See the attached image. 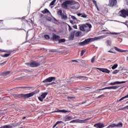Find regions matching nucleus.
Returning a JSON list of instances; mask_svg holds the SVG:
<instances>
[{
  "label": "nucleus",
  "mask_w": 128,
  "mask_h": 128,
  "mask_svg": "<svg viewBox=\"0 0 128 128\" xmlns=\"http://www.w3.org/2000/svg\"><path fill=\"white\" fill-rule=\"evenodd\" d=\"M0 128H12V124L5 125Z\"/></svg>",
  "instance_id": "23"
},
{
  "label": "nucleus",
  "mask_w": 128,
  "mask_h": 128,
  "mask_svg": "<svg viewBox=\"0 0 128 128\" xmlns=\"http://www.w3.org/2000/svg\"><path fill=\"white\" fill-rule=\"evenodd\" d=\"M76 36H80V32H78L75 34Z\"/></svg>",
  "instance_id": "45"
},
{
  "label": "nucleus",
  "mask_w": 128,
  "mask_h": 128,
  "mask_svg": "<svg viewBox=\"0 0 128 128\" xmlns=\"http://www.w3.org/2000/svg\"><path fill=\"white\" fill-rule=\"evenodd\" d=\"M124 100V96L120 98L119 100H118L117 102H122V100Z\"/></svg>",
  "instance_id": "54"
},
{
  "label": "nucleus",
  "mask_w": 128,
  "mask_h": 128,
  "mask_svg": "<svg viewBox=\"0 0 128 128\" xmlns=\"http://www.w3.org/2000/svg\"><path fill=\"white\" fill-rule=\"evenodd\" d=\"M47 20H49V21H50V20H52V18H47Z\"/></svg>",
  "instance_id": "62"
},
{
  "label": "nucleus",
  "mask_w": 128,
  "mask_h": 128,
  "mask_svg": "<svg viewBox=\"0 0 128 128\" xmlns=\"http://www.w3.org/2000/svg\"><path fill=\"white\" fill-rule=\"evenodd\" d=\"M62 124V121H58L57 122H56V123L53 126V128H56V126H58V124Z\"/></svg>",
  "instance_id": "29"
},
{
  "label": "nucleus",
  "mask_w": 128,
  "mask_h": 128,
  "mask_svg": "<svg viewBox=\"0 0 128 128\" xmlns=\"http://www.w3.org/2000/svg\"><path fill=\"white\" fill-rule=\"evenodd\" d=\"M94 128H104V124L102 123H98L96 124H94Z\"/></svg>",
  "instance_id": "14"
},
{
  "label": "nucleus",
  "mask_w": 128,
  "mask_h": 128,
  "mask_svg": "<svg viewBox=\"0 0 128 128\" xmlns=\"http://www.w3.org/2000/svg\"><path fill=\"white\" fill-rule=\"evenodd\" d=\"M0 52H10V50H4L2 49H0Z\"/></svg>",
  "instance_id": "37"
},
{
  "label": "nucleus",
  "mask_w": 128,
  "mask_h": 128,
  "mask_svg": "<svg viewBox=\"0 0 128 128\" xmlns=\"http://www.w3.org/2000/svg\"><path fill=\"white\" fill-rule=\"evenodd\" d=\"M116 0H110V6H116Z\"/></svg>",
  "instance_id": "17"
},
{
  "label": "nucleus",
  "mask_w": 128,
  "mask_h": 128,
  "mask_svg": "<svg viewBox=\"0 0 128 128\" xmlns=\"http://www.w3.org/2000/svg\"><path fill=\"white\" fill-rule=\"evenodd\" d=\"M120 72V70H114L113 72H112V74H118V72Z\"/></svg>",
  "instance_id": "49"
},
{
  "label": "nucleus",
  "mask_w": 128,
  "mask_h": 128,
  "mask_svg": "<svg viewBox=\"0 0 128 128\" xmlns=\"http://www.w3.org/2000/svg\"><path fill=\"white\" fill-rule=\"evenodd\" d=\"M56 0H52V1L50 3V6H54V4H56Z\"/></svg>",
  "instance_id": "40"
},
{
  "label": "nucleus",
  "mask_w": 128,
  "mask_h": 128,
  "mask_svg": "<svg viewBox=\"0 0 128 128\" xmlns=\"http://www.w3.org/2000/svg\"><path fill=\"white\" fill-rule=\"evenodd\" d=\"M72 122H78V120H73L70 122V124H72Z\"/></svg>",
  "instance_id": "56"
},
{
  "label": "nucleus",
  "mask_w": 128,
  "mask_h": 128,
  "mask_svg": "<svg viewBox=\"0 0 128 128\" xmlns=\"http://www.w3.org/2000/svg\"><path fill=\"white\" fill-rule=\"evenodd\" d=\"M62 20H66L68 18V16L64 14H62L61 16Z\"/></svg>",
  "instance_id": "31"
},
{
  "label": "nucleus",
  "mask_w": 128,
  "mask_h": 128,
  "mask_svg": "<svg viewBox=\"0 0 128 128\" xmlns=\"http://www.w3.org/2000/svg\"><path fill=\"white\" fill-rule=\"evenodd\" d=\"M56 52V50L54 49H51L49 50L50 52Z\"/></svg>",
  "instance_id": "46"
},
{
  "label": "nucleus",
  "mask_w": 128,
  "mask_h": 128,
  "mask_svg": "<svg viewBox=\"0 0 128 128\" xmlns=\"http://www.w3.org/2000/svg\"><path fill=\"white\" fill-rule=\"evenodd\" d=\"M122 24L126 26L127 28H128V20L126 21V22H122Z\"/></svg>",
  "instance_id": "47"
},
{
  "label": "nucleus",
  "mask_w": 128,
  "mask_h": 128,
  "mask_svg": "<svg viewBox=\"0 0 128 128\" xmlns=\"http://www.w3.org/2000/svg\"><path fill=\"white\" fill-rule=\"evenodd\" d=\"M70 4H74V2L72 0H66L62 4V6L63 8L68 10V5Z\"/></svg>",
  "instance_id": "4"
},
{
  "label": "nucleus",
  "mask_w": 128,
  "mask_h": 128,
  "mask_svg": "<svg viewBox=\"0 0 128 128\" xmlns=\"http://www.w3.org/2000/svg\"><path fill=\"white\" fill-rule=\"evenodd\" d=\"M60 38V37L59 36H58L54 34H52V40L54 42H58V40H59Z\"/></svg>",
  "instance_id": "13"
},
{
  "label": "nucleus",
  "mask_w": 128,
  "mask_h": 128,
  "mask_svg": "<svg viewBox=\"0 0 128 128\" xmlns=\"http://www.w3.org/2000/svg\"><path fill=\"white\" fill-rule=\"evenodd\" d=\"M107 34H118V32H107Z\"/></svg>",
  "instance_id": "51"
},
{
  "label": "nucleus",
  "mask_w": 128,
  "mask_h": 128,
  "mask_svg": "<svg viewBox=\"0 0 128 128\" xmlns=\"http://www.w3.org/2000/svg\"><path fill=\"white\" fill-rule=\"evenodd\" d=\"M92 24H82L80 26V30L85 32H90Z\"/></svg>",
  "instance_id": "2"
},
{
  "label": "nucleus",
  "mask_w": 128,
  "mask_h": 128,
  "mask_svg": "<svg viewBox=\"0 0 128 128\" xmlns=\"http://www.w3.org/2000/svg\"><path fill=\"white\" fill-rule=\"evenodd\" d=\"M5 114L4 112H0V116H4Z\"/></svg>",
  "instance_id": "57"
},
{
  "label": "nucleus",
  "mask_w": 128,
  "mask_h": 128,
  "mask_svg": "<svg viewBox=\"0 0 128 128\" xmlns=\"http://www.w3.org/2000/svg\"><path fill=\"white\" fill-rule=\"evenodd\" d=\"M70 22L72 24H74V21H72V20H70Z\"/></svg>",
  "instance_id": "60"
},
{
  "label": "nucleus",
  "mask_w": 128,
  "mask_h": 128,
  "mask_svg": "<svg viewBox=\"0 0 128 128\" xmlns=\"http://www.w3.org/2000/svg\"><path fill=\"white\" fill-rule=\"evenodd\" d=\"M10 74V71H7L6 72H3L2 73V76H8Z\"/></svg>",
  "instance_id": "22"
},
{
  "label": "nucleus",
  "mask_w": 128,
  "mask_h": 128,
  "mask_svg": "<svg viewBox=\"0 0 128 128\" xmlns=\"http://www.w3.org/2000/svg\"><path fill=\"white\" fill-rule=\"evenodd\" d=\"M26 64L28 66H30V68H38V66H40V63L34 61L33 62L26 63Z\"/></svg>",
  "instance_id": "3"
},
{
  "label": "nucleus",
  "mask_w": 128,
  "mask_h": 128,
  "mask_svg": "<svg viewBox=\"0 0 128 128\" xmlns=\"http://www.w3.org/2000/svg\"><path fill=\"white\" fill-rule=\"evenodd\" d=\"M86 52V50H82L81 51L80 56H84V52Z\"/></svg>",
  "instance_id": "39"
},
{
  "label": "nucleus",
  "mask_w": 128,
  "mask_h": 128,
  "mask_svg": "<svg viewBox=\"0 0 128 128\" xmlns=\"http://www.w3.org/2000/svg\"><path fill=\"white\" fill-rule=\"evenodd\" d=\"M42 12L44 14H50V11L48 10L45 8L44 10L42 11Z\"/></svg>",
  "instance_id": "26"
},
{
  "label": "nucleus",
  "mask_w": 128,
  "mask_h": 128,
  "mask_svg": "<svg viewBox=\"0 0 128 128\" xmlns=\"http://www.w3.org/2000/svg\"><path fill=\"white\" fill-rule=\"evenodd\" d=\"M38 92H40V90H36L34 92L26 94H14L12 96L16 98V100H18V98H32V96H34V94H38Z\"/></svg>",
  "instance_id": "1"
},
{
  "label": "nucleus",
  "mask_w": 128,
  "mask_h": 128,
  "mask_svg": "<svg viewBox=\"0 0 128 128\" xmlns=\"http://www.w3.org/2000/svg\"><path fill=\"white\" fill-rule=\"evenodd\" d=\"M66 42V39L62 38V39H59L58 42L59 44H62V42Z\"/></svg>",
  "instance_id": "33"
},
{
  "label": "nucleus",
  "mask_w": 128,
  "mask_h": 128,
  "mask_svg": "<svg viewBox=\"0 0 128 128\" xmlns=\"http://www.w3.org/2000/svg\"><path fill=\"white\" fill-rule=\"evenodd\" d=\"M128 81H122V82H111L109 84L110 86H116V84H126Z\"/></svg>",
  "instance_id": "11"
},
{
  "label": "nucleus",
  "mask_w": 128,
  "mask_h": 128,
  "mask_svg": "<svg viewBox=\"0 0 128 128\" xmlns=\"http://www.w3.org/2000/svg\"><path fill=\"white\" fill-rule=\"evenodd\" d=\"M48 94V92L42 93V94L40 96L38 97V99L40 102H44V100L46 98V96Z\"/></svg>",
  "instance_id": "8"
},
{
  "label": "nucleus",
  "mask_w": 128,
  "mask_h": 128,
  "mask_svg": "<svg viewBox=\"0 0 128 128\" xmlns=\"http://www.w3.org/2000/svg\"><path fill=\"white\" fill-rule=\"evenodd\" d=\"M40 18V20L41 22H44V20H46V17H44V14H40L39 16Z\"/></svg>",
  "instance_id": "18"
},
{
  "label": "nucleus",
  "mask_w": 128,
  "mask_h": 128,
  "mask_svg": "<svg viewBox=\"0 0 128 128\" xmlns=\"http://www.w3.org/2000/svg\"><path fill=\"white\" fill-rule=\"evenodd\" d=\"M7 62L8 61L6 60V61H4V62H3L2 63L0 64V66H4V64H6Z\"/></svg>",
  "instance_id": "53"
},
{
  "label": "nucleus",
  "mask_w": 128,
  "mask_h": 128,
  "mask_svg": "<svg viewBox=\"0 0 128 128\" xmlns=\"http://www.w3.org/2000/svg\"><path fill=\"white\" fill-rule=\"evenodd\" d=\"M70 112V111H68L66 110H58V111H56V112Z\"/></svg>",
  "instance_id": "25"
},
{
  "label": "nucleus",
  "mask_w": 128,
  "mask_h": 128,
  "mask_svg": "<svg viewBox=\"0 0 128 128\" xmlns=\"http://www.w3.org/2000/svg\"><path fill=\"white\" fill-rule=\"evenodd\" d=\"M14 88H32V87H24V86L16 87V88H14Z\"/></svg>",
  "instance_id": "34"
},
{
  "label": "nucleus",
  "mask_w": 128,
  "mask_h": 128,
  "mask_svg": "<svg viewBox=\"0 0 128 128\" xmlns=\"http://www.w3.org/2000/svg\"><path fill=\"white\" fill-rule=\"evenodd\" d=\"M106 36H108V35H102L101 36H95L93 38V40H94V42H96V40H102V38H106Z\"/></svg>",
  "instance_id": "12"
},
{
  "label": "nucleus",
  "mask_w": 128,
  "mask_h": 128,
  "mask_svg": "<svg viewBox=\"0 0 128 128\" xmlns=\"http://www.w3.org/2000/svg\"><path fill=\"white\" fill-rule=\"evenodd\" d=\"M102 90V89H99L98 90H97L98 92H100V90Z\"/></svg>",
  "instance_id": "58"
},
{
  "label": "nucleus",
  "mask_w": 128,
  "mask_h": 128,
  "mask_svg": "<svg viewBox=\"0 0 128 128\" xmlns=\"http://www.w3.org/2000/svg\"><path fill=\"white\" fill-rule=\"evenodd\" d=\"M114 49L115 50H116V52H128V50H122V49L118 48L116 46H114Z\"/></svg>",
  "instance_id": "15"
},
{
  "label": "nucleus",
  "mask_w": 128,
  "mask_h": 128,
  "mask_svg": "<svg viewBox=\"0 0 128 128\" xmlns=\"http://www.w3.org/2000/svg\"><path fill=\"white\" fill-rule=\"evenodd\" d=\"M24 76H21V77H19L16 78V80H24Z\"/></svg>",
  "instance_id": "50"
},
{
  "label": "nucleus",
  "mask_w": 128,
  "mask_h": 128,
  "mask_svg": "<svg viewBox=\"0 0 128 128\" xmlns=\"http://www.w3.org/2000/svg\"><path fill=\"white\" fill-rule=\"evenodd\" d=\"M106 46H112V40H106Z\"/></svg>",
  "instance_id": "24"
},
{
  "label": "nucleus",
  "mask_w": 128,
  "mask_h": 128,
  "mask_svg": "<svg viewBox=\"0 0 128 128\" xmlns=\"http://www.w3.org/2000/svg\"><path fill=\"white\" fill-rule=\"evenodd\" d=\"M52 80H56V77L54 76H51L49 77L44 80L42 81V82H52Z\"/></svg>",
  "instance_id": "9"
},
{
  "label": "nucleus",
  "mask_w": 128,
  "mask_h": 128,
  "mask_svg": "<svg viewBox=\"0 0 128 128\" xmlns=\"http://www.w3.org/2000/svg\"><path fill=\"white\" fill-rule=\"evenodd\" d=\"M92 42H94V38H88L80 42V46H86V44H88Z\"/></svg>",
  "instance_id": "5"
},
{
  "label": "nucleus",
  "mask_w": 128,
  "mask_h": 128,
  "mask_svg": "<svg viewBox=\"0 0 128 128\" xmlns=\"http://www.w3.org/2000/svg\"><path fill=\"white\" fill-rule=\"evenodd\" d=\"M58 14L59 15V16H62V10H59L58 12Z\"/></svg>",
  "instance_id": "41"
},
{
  "label": "nucleus",
  "mask_w": 128,
  "mask_h": 128,
  "mask_svg": "<svg viewBox=\"0 0 128 128\" xmlns=\"http://www.w3.org/2000/svg\"><path fill=\"white\" fill-rule=\"evenodd\" d=\"M88 118L84 119V120H81L80 123L81 124H86L88 122Z\"/></svg>",
  "instance_id": "27"
},
{
  "label": "nucleus",
  "mask_w": 128,
  "mask_h": 128,
  "mask_svg": "<svg viewBox=\"0 0 128 128\" xmlns=\"http://www.w3.org/2000/svg\"><path fill=\"white\" fill-rule=\"evenodd\" d=\"M96 60V56H94L91 60V62H92V64H94V61Z\"/></svg>",
  "instance_id": "42"
},
{
  "label": "nucleus",
  "mask_w": 128,
  "mask_h": 128,
  "mask_svg": "<svg viewBox=\"0 0 128 128\" xmlns=\"http://www.w3.org/2000/svg\"><path fill=\"white\" fill-rule=\"evenodd\" d=\"M118 64H114L112 67V70H116V68H118Z\"/></svg>",
  "instance_id": "38"
},
{
  "label": "nucleus",
  "mask_w": 128,
  "mask_h": 128,
  "mask_svg": "<svg viewBox=\"0 0 128 128\" xmlns=\"http://www.w3.org/2000/svg\"><path fill=\"white\" fill-rule=\"evenodd\" d=\"M120 16L122 18H126V16H128V10H126L124 9L122 10L120 12Z\"/></svg>",
  "instance_id": "7"
},
{
  "label": "nucleus",
  "mask_w": 128,
  "mask_h": 128,
  "mask_svg": "<svg viewBox=\"0 0 128 128\" xmlns=\"http://www.w3.org/2000/svg\"><path fill=\"white\" fill-rule=\"evenodd\" d=\"M10 56V54H5L2 56L4 58H8V56Z\"/></svg>",
  "instance_id": "43"
},
{
  "label": "nucleus",
  "mask_w": 128,
  "mask_h": 128,
  "mask_svg": "<svg viewBox=\"0 0 128 128\" xmlns=\"http://www.w3.org/2000/svg\"><path fill=\"white\" fill-rule=\"evenodd\" d=\"M68 26L69 28V31L72 30V27L70 25H68Z\"/></svg>",
  "instance_id": "59"
},
{
  "label": "nucleus",
  "mask_w": 128,
  "mask_h": 128,
  "mask_svg": "<svg viewBox=\"0 0 128 128\" xmlns=\"http://www.w3.org/2000/svg\"><path fill=\"white\" fill-rule=\"evenodd\" d=\"M74 38V32H72L70 33V36L69 37L70 40H72Z\"/></svg>",
  "instance_id": "19"
},
{
  "label": "nucleus",
  "mask_w": 128,
  "mask_h": 128,
  "mask_svg": "<svg viewBox=\"0 0 128 128\" xmlns=\"http://www.w3.org/2000/svg\"><path fill=\"white\" fill-rule=\"evenodd\" d=\"M128 98V94L125 96H124V98Z\"/></svg>",
  "instance_id": "63"
},
{
  "label": "nucleus",
  "mask_w": 128,
  "mask_h": 128,
  "mask_svg": "<svg viewBox=\"0 0 128 128\" xmlns=\"http://www.w3.org/2000/svg\"><path fill=\"white\" fill-rule=\"evenodd\" d=\"M47 84L48 86H52V84H56V82H52Z\"/></svg>",
  "instance_id": "52"
},
{
  "label": "nucleus",
  "mask_w": 128,
  "mask_h": 128,
  "mask_svg": "<svg viewBox=\"0 0 128 128\" xmlns=\"http://www.w3.org/2000/svg\"><path fill=\"white\" fill-rule=\"evenodd\" d=\"M44 38L46 40H50V36H48V35H44Z\"/></svg>",
  "instance_id": "48"
},
{
  "label": "nucleus",
  "mask_w": 128,
  "mask_h": 128,
  "mask_svg": "<svg viewBox=\"0 0 128 128\" xmlns=\"http://www.w3.org/2000/svg\"><path fill=\"white\" fill-rule=\"evenodd\" d=\"M72 116H66L65 117V122H68L69 120H72Z\"/></svg>",
  "instance_id": "21"
},
{
  "label": "nucleus",
  "mask_w": 128,
  "mask_h": 128,
  "mask_svg": "<svg viewBox=\"0 0 128 128\" xmlns=\"http://www.w3.org/2000/svg\"><path fill=\"white\" fill-rule=\"evenodd\" d=\"M70 64H78V62L76 60H72L71 62H70Z\"/></svg>",
  "instance_id": "20"
},
{
  "label": "nucleus",
  "mask_w": 128,
  "mask_h": 128,
  "mask_svg": "<svg viewBox=\"0 0 128 128\" xmlns=\"http://www.w3.org/2000/svg\"><path fill=\"white\" fill-rule=\"evenodd\" d=\"M22 70L24 72H32V70L28 69H23Z\"/></svg>",
  "instance_id": "32"
},
{
  "label": "nucleus",
  "mask_w": 128,
  "mask_h": 128,
  "mask_svg": "<svg viewBox=\"0 0 128 128\" xmlns=\"http://www.w3.org/2000/svg\"><path fill=\"white\" fill-rule=\"evenodd\" d=\"M118 87L117 86H110V90H116V88H118Z\"/></svg>",
  "instance_id": "44"
},
{
  "label": "nucleus",
  "mask_w": 128,
  "mask_h": 128,
  "mask_svg": "<svg viewBox=\"0 0 128 128\" xmlns=\"http://www.w3.org/2000/svg\"><path fill=\"white\" fill-rule=\"evenodd\" d=\"M96 68V70H100V72H106V74H110V70L106 68Z\"/></svg>",
  "instance_id": "10"
},
{
  "label": "nucleus",
  "mask_w": 128,
  "mask_h": 128,
  "mask_svg": "<svg viewBox=\"0 0 128 128\" xmlns=\"http://www.w3.org/2000/svg\"><path fill=\"white\" fill-rule=\"evenodd\" d=\"M122 128V123L121 122L118 124H112L109 125L106 128Z\"/></svg>",
  "instance_id": "6"
},
{
  "label": "nucleus",
  "mask_w": 128,
  "mask_h": 128,
  "mask_svg": "<svg viewBox=\"0 0 128 128\" xmlns=\"http://www.w3.org/2000/svg\"><path fill=\"white\" fill-rule=\"evenodd\" d=\"M74 28H77L78 26H76V25H74V26H73Z\"/></svg>",
  "instance_id": "61"
},
{
  "label": "nucleus",
  "mask_w": 128,
  "mask_h": 128,
  "mask_svg": "<svg viewBox=\"0 0 128 128\" xmlns=\"http://www.w3.org/2000/svg\"><path fill=\"white\" fill-rule=\"evenodd\" d=\"M102 90H110V86L104 88H102Z\"/></svg>",
  "instance_id": "55"
},
{
  "label": "nucleus",
  "mask_w": 128,
  "mask_h": 128,
  "mask_svg": "<svg viewBox=\"0 0 128 128\" xmlns=\"http://www.w3.org/2000/svg\"><path fill=\"white\" fill-rule=\"evenodd\" d=\"M81 80H88V78L86 77L80 76Z\"/></svg>",
  "instance_id": "36"
},
{
  "label": "nucleus",
  "mask_w": 128,
  "mask_h": 128,
  "mask_svg": "<svg viewBox=\"0 0 128 128\" xmlns=\"http://www.w3.org/2000/svg\"><path fill=\"white\" fill-rule=\"evenodd\" d=\"M80 16L81 18H88V15L86 14H80Z\"/></svg>",
  "instance_id": "30"
},
{
  "label": "nucleus",
  "mask_w": 128,
  "mask_h": 128,
  "mask_svg": "<svg viewBox=\"0 0 128 128\" xmlns=\"http://www.w3.org/2000/svg\"><path fill=\"white\" fill-rule=\"evenodd\" d=\"M72 5L71 6V8H73L74 10H78L80 8V6H78V4H74V2H73V4H71Z\"/></svg>",
  "instance_id": "16"
},
{
  "label": "nucleus",
  "mask_w": 128,
  "mask_h": 128,
  "mask_svg": "<svg viewBox=\"0 0 128 128\" xmlns=\"http://www.w3.org/2000/svg\"><path fill=\"white\" fill-rule=\"evenodd\" d=\"M124 108H128V106H126L124 107Z\"/></svg>",
  "instance_id": "64"
},
{
  "label": "nucleus",
  "mask_w": 128,
  "mask_h": 128,
  "mask_svg": "<svg viewBox=\"0 0 128 128\" xmlns=\"http://www.w3.org/2000/svg\"><path fill=\"white\" fill-rule=\"evenodd\" d=\"M69 18H72V20H76V18L74 16L70 15L69 16Z\"/></svg>",
  "instance_id": "35"
},
{
  "label": "nucleus",
  "mask_w": 128,
  "mask_h": 128,
  "mask_svg": "<svg viewBox=\"0 0 128 128\" xmlns=\"http://www.w3.org/2000/svg\"><path fill=\"white\" fill-rule=\"evenodd\" d=\"M92 1L93 4H94L98 10H100V9L98 8V4H96V0H92Z\"/></svg>",
  "instance_id": "28"
}]
</instances>
